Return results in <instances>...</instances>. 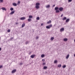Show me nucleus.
<instances>
[{
	"label": "nucleus",
	"mask_w": 75,
	"mask_h": 75,
	"mask_svg": "<svg viewBox=\"0 0 75 75\" xmlns=\"http://www.w3.org/2000/svg\"><path fill=\"white\" fill-rule=\"evenodd\" d=\"M40 4L39 3H37L36 4L35 8H36V9L38 10V9L40 8Z\"/></svg>",
	"instance_id": "1"
},
{
	"label": "nucleus",
	"mask_w": 75,
	"mask_h": 75,
	"mask_svg": "<svg viewBox=\"0 0 75 75\" xmlns=\"http://www.w3.org/2000/svg\"><path fill=\"white\" fill-rule=\"evenodd\" d=\"M52 27V24H50V25H48V26H47L46 27L47 29H50V28Z\"/></svg>",
	"instance_id": "2"
},
{
	"label": "nucleus",
	"mask_w": 75,
	"mask_h": 75,
	"mask_svg": "<svg viewBox=\"0 0 75 75\" xmlns=\"http://www.w3.org/2000/svg\"><path fill=\"white\" fill-rule=\"evenodd\" d=\"M64 28H62L60 29V32H62L63 31H64Z\"/></svg>",
	"instance_id": "3"
},
{
	"label": "nucleus",
	"mask_w": 75,
	"mask_h": 75,
	"mask_svg": "<svg viewBox=\"0 0 75 75\" xmlns=\"http://www.w3.org/2000/svg\"><path fill=\"white\" fill-rule=\"evenodd\" d=\"M15 12V11L14 10L13 11H11V13H10V14H11V15H13V14Z\"/></svg>",
	"instance_id": "4"
},
{
	"label": "nucleus",
	"mask_w": 75,
	"mask_h": 75,
	"mask_svg": "<svg viewBox=\"0 0 75 75\" xmlns=\"http://www.w3.org/2000/svg\"><path fill=\"white\" fill-rule=\"evenodd\" d=\"M63 8L61 7L59 8V10L60 11H62L63 10Z\"/></svg>",
	"instance_id": "5"
},
{
	"label": "nucleus",
	"mask_w": 75,
	"mask_h": 75,
	"mask_svg": "<svg viewBox=\"0 0 75 75\" xmlns=\"http://www.w3.org/2000/svg\"><path fill=\"white\" fill-rule=\"evenodd\" d=\"M25 17H23L20 18L21 20H25Z\"/></svg>",
	"instance_id": "6"
},
{
	"label": "nucleus",
	"mask_w": 75,
	"mask_h": 75,
	"mask_svg": "<svg viewBox=\"0 0 75 75\" xmlns=\"http://www.w3.org/2000/svg\"><path fill=\"white\" fill-rule=\"evenodd\" d=\"M16 72V69L13 70L12 71L11 73L13 74V73H14V72Z\"/></svg>",
	"instance_id": "7"
},
{
	"label": "nucleus",
	"mask_w": 75,
	"mask_h": 75,
	"mask_svg": "<svg viewBox=\"0 0 75 75\" xmlns=\"http://www.w3.org/2000/svg\"><path fill=\"white\" fill-rule=\"evenodd\" d=\"M35 54L32 55L30 56V58H34L35 57Z\"/></svg>",
	"instance_id": "8"
},
{
	"label": "nucleus",
	"mask_w": 75,
	"mask_h": 75,
	"mask_svg": "<svg viewBox=\"0 0 75 75\" xmlns=\"http://www.w3.org/2000/svg\"><path fill=\"white\" fill-rule=\"evenodd\" d=\"M70 19L69 18L67 19L66 20V23H68Z\"/></svg>",
	"instance_id": "9"
},
{
	"label": "nucleus",
	"mask_w": 75,
	"mask_h": 75,
	"mask_svg": "<svg viewBox=\"0 0 75 75\" xmlns=\"http://www.w3.org/2000/svg\"><path fill=\"white\" fill-rule=\"evenodd\" d=\"M13 5L14 6H17V4L16 3H13Z\"/></svg>",
	"instance_id": "10"
},
{
	"label": "nucleus",
	"mask_w": 75,
	"mask_h": 75,
	"mask_svg": "<svg viewBox=\"0 0 75 75\" xmlns=\"http://www.w3.org/2000/svg\"><path fill=\"white\" fill-rule=\"evenodd\" d=\"M24 26H25V23H23V24H22V27H21L22 28H23V27Z\"/></svg>",
	"instance_id": "11"
},
{
	"label": "nucleus",
	"mask_w": 75,
	"mask_h": 75,
	"mask_svg": "<svg viewBox=\"0 0 75 75\" xmlns=\"http://www.w3.org/2000/svg\"><path fill=\"white\" fill-rule=\"evenodd\" d=\"M69 57V54H68V55H67V56L66 57V58L67 59H68Z\"/></svg>",
	"instance_id": "12"
},
{
	"label": "nucleus",
	"mask_w": 75,
	"mask_h": 75,
	"mask_svg": "<svg viewBox=\"0 0 75 75\" xmlns=\"http://www.w3.org/2000/svg\"><path fill=\"white\" fill-rule=\"evenodd\" d=\"M59 8H58V7H55V8H54V10H57L58 9H59Z\"/></svg>",
	"instance_id": "13"
},
{
	"label": "nucleus",
	"mask_w": 75,
	"mask_h": 75,
	"mask_svg": "<svg viewBox=\"0 0 75 75\" xmlns=\"http://www.w3.org/2000/svg\"><path fill=\"white\" fill-rule=\"evenodd\" d=\"M51 23V21L50 20L49 21H48L47 23V24H50V23Z\"/></svg>",
	"instance_id": "14"
},
{
	"label": "nucleus",
	"mask_w": 75,
	"mask_h": 75,
	"mask_svg": "<svg viewBox=\"0 0 75 75\" xmlns=\"http://www.w3.org/2000/svg\"><path fill=\"white\" fill-rule=\"evenodd\" d=\"M50 7V5H47L46 6V8H49Z\"/></svg>",
	"instance_id": "15"
},
{
	"label": "nucleus",
	"mask_w": 75,
	"mask_h": 75,
	"mask_svg": "<svg viewBox=\"0 0 75 75\" xmlns=\"http://www.w3.org/2000/svg\"><path fill=\"white\" fill-rule=\"evenodd\" d=\"M1 9H2L3 10H5V11H6V9L4 8H2Z\"/></svg>",
	"instance_id": "16"
},
{
	"label": "nucleus",
	"mask_w": 75,
	"mask_h": 75,
	"mask_svg": "<svg viewBox=\"0 0 75 75\" xmlns=\"http://www.w3.org/2000/svg\"><path fill=\"white\" fill-rule=\"evenodd\" d=\"M45 56V55H44V54H42L41 55V57H42V58H44Z\"/></svg>",
	"instance_id": "17"
},
{
	"label": "nucleus",
	"mask_w": 75,
	"mask_h": 75,
	"mask_svg": "<svg viewBox=\"0 0 75 75\" xmlns=\"http://www.w3.org/2000/svg\"><path fill=\"white\" fill-rule=\"evenodd\" d=\"M47 67L46 66H44L43 67V69H47Z\"/></svg>",
	"instance_id": "18"
},
{
	"label": "nucleus",
	"mask_w": 75,
	"mask_h": 75,
	"mask_svg": "<svg viewBox=\"0 0 75 75\" xmlns=\"http://www.w3.org/2000/svg\"><path fill=\"white\" fill-rule=\"evenodd\" d=\"M14 10V8H11L10 9V10H11V11H13Z\"/></svg>",
	"instance_id": "19"
},
{
	"label": "nucleus",
	"mask_w": 75,
	"mask_h": 75,
	"mask_svg": "<svg viewBox=\"0 0 75 75\" xmlns=\"http://www.w3.org/2000/svg\"><path fill=\"white\" fill-rule=\"evenodd\" d=\"M57 62H58L57 60H56L54 61V64H56V63H57Z\"/></svg>",
	"instance_id": "20"
},
{
	"label": "nucleus",
	"mask_w": 75,
	"mask_h": 75,
	"mask_svg": "<svg viewBox=\"0 0 75 75\" xmlns=\"http://www.w3.org/2000/svg\"><path fill=\"white\" fill-rule=\"evenodd\" d=\"M58 67L61 68V64H58Z\"/></svg>",
	"instance_id": "21"
},
{
	"label": "nucleus",
	"mask_w": 75,
	"mask_h": 75,
	"mask_svg": "<svg viewBox=\"0 0 75 75\" xmlns=\"http://www.w3.org/2000/svg\"><path fill=\"white\" fill-rule=\"evenodd\" d=\"M54 38L52 37V38H51V41H52V40H54Z\"/></svg>",
	"instance_id": "22"
},
{
	"label": "nucleus",
	"mask_w": 75,
	"mask_h": 75,
	"mask_svg": "<svg viewBox=\"0 0 75 75\" xmlns=\"http://www.w3.org/2000/svg\"><path fill=\"white\" fill-rule=\"evenodd\" d=\"M56 13H59V11L58 10H57L56 11Z\"/></svg>",
	"instance_id": "23"
},
{
	"label": "nucleus",
	"mask_w": 75,
	"mask_h": 75,
	"mask_svg": "<svg viewBox=\"0 0 75 75\" xmlns=\"http://www.w3.org/2000/svg\"><path fill=\"white\" fill-rule=\"evenodd\" d=\"M29 18H33V16H29Z\"/></svg>",
	"instance_id": "24"
},
{
	"label": "nucleus",
	"mask_w": 75,
	"mask_h": 75,
	"mask_svg": "<svg viewBox=\"0 0 75 75\" xmlns=\"http://www.w3.org/2000/svg\"><path fill=\"white\" fill-rule=\"evenodd\" d=\"M36 20H40V17H37L36 18Z\"/></svg>",
	"instance_id": "25"
},
{
	"label": "nucleus",
	"mask_w": 75,
	"mask_h": 75,
	"mask_svg": "<svg viewBox=\"0 0 75 75\" xmlns=\"http://www.w3.org/2000/svg\"><path fill=\"white\" fill-rule=\"evenodd\" d=\"M66 20V17H64V18H63L62 19L63 20Z\"/></svg>",
	"instance_id": "26"
},
{
	"label": "nucleus",
	"mask_w": 75,
	"mask_h": 75,
	"mask_svg": "<svg viewBox=\"0 0 75 75\" xmlns=\"http://www.w3.org/2000/svg\"><path fill=\"white\" fill-rule=\"evenodd\" d=\"M28 43H29V42H28V41H27L25 43V44H26V45H27V44H28Z\"/></svg>",
	"instance_id": "27"
},
{
	"label": "nucleus",
	"mask_w": 75,
	"mask_h": 75,
	"mask_svg": "<svg viewBox=\"0 0 75 75\" xmlns=\"http://www.w3.org/2000/svg\"><path fill=\"white\" fill-rule=\"evenodd\" d=\"M66 67V65H64L63 66V68H65Z\"/></svg>",
	"instance_id": "28"
},
{
	"label": "nucleus",
	"mask_w": 75,
	"mask_h": 75,
	"mask_svg": "<svg viewBox=\"0 0 75 75\" xmlns=\"http://www.w3.org/2000/svg\"><path fill=\"white\" fill-rule=\"evenodd\" d=\"M3 2V0H0V3H2Z\"/></svg>",
	"instance_id": "29"
},
{
	"label": "nucleus",
	"mask_w": 75,
	"mask_h": 75,
	"mask_svg": "<svg viewBox=\"0 0 75 75\" xmlns=\"http://www.w3.org/2000/svg\"><path fill=\"white\" fill-rule=\"evenodd\" d=\"M31 19H28V21H29V22H30V21H31Z\"/></svg>",
	"instance_id": "30"
},
{
	"label": "nucleus",
	"mask_w": 75,
	"mask_h": 75,
	"mask_svg": "<svg viewBox=\"0 0 75 75\" xmlns=\"http://www.w3.org/2000/svg\"><path fill=\"white\" fill-rule=\"evenodd\" d=\"M7 32L8 33H10V30L9 29H8V30H7Z\"/></svg>",
	"instance_id": "31"
},
{
	"label": "nucleus",
	"mask_w": 75,
	"mask_h": 75,
	"mask_svg": "<svg viewBox=\"0 0 75 75\" xmlns=\"http://www.w3.org/2000/svg\"><path fill=\"white\" fill-rule=\"evenodd\" d=\"M72 0H68V2H71Z\"/></svg>",
	"instance_id": "32"
},
{
	"label": "nucleus",
	"mask_w": 75,
	"mask_h": 75,
	"mask_svg": "<svg viewBox=\"0 0 75 75\" xmlns=\"http://www.w3.org/2000/svg\"><path fill=\"white\" fill-rule=\"evenodd\" d=\"M36 39L37 40H38V37L36 36Z\"/></svg>",
	"instance_id": "33"
},
{
	"label": "nucleus",
	"mask_w": 75,
	"mask_h": 75,
	"mask_svg": "<svg viewBox=\"0 0 75 75\" xmlns=\"http://www.w3.org/2000/svg\"><path fill=\"white\" fill-rule=\"evenodd\" d=\"M63 40L64 41H66V38L64 39Z\"/></svg>",
	"instance_id": "34"
},
{
	"label": "nucleus",
	"mask_w": 75,
	"mask_h": 75,
	"mask_svg": "<svg viewBox=\"0 0 75 75\" xmlns=\"http://www.w3.org/2000/svg\"><path fill=\"white\" fill-rule=\"evenodd\" d=\"M63 16H64V14H62L61 16V17H63Z\"/></svg>",
	"instance_id": "35"
},
{
	"label": "nucleus",
	"mask_w": 75,
	"mask_h": 75,
	"mask_svg": "<svg viewBox=\"0 0 75 75\" xmlns=\"http://www.w3.org/2000/svg\"><path fill=\"white\" fill-rule=\"evenodd\" d=\"M2 67H3V66H0V69L1 68H2Z\"/></svg>",
	"instance_id": "36"
},
{
	"label": "nucleus",
	"mask_w": 75,
	"mask_h": 75,
	"mask_svg": "<svg viewBox=\"0 0 75 75\" xmlns=\"http://www.w3.org/2000/svg\"><path fill=\"white\" fill-rule=\"evenodd\" d=\"M55 5H53L52 6V7H55Z\"/></svg>",
	"instance_id": "37"
},
{
	"label": "nucleus",
	"mask_w": 75,
	"mask_h": 75,
	"mask_svg": "<svg viewBox=\"0 0 75 75\" xmlns=\"http://www.w3.org/2000/svg\"><path fill=\"white\" fill-rule=\"evenodd\" d=\"M20 65H23V63H21L20 64Z\"/></svg>",
	"instance_id": "38"
},
{
	"label": "nucleus",
	"mask_w": 75,
	"mask_h": 75,
	"mask_svg": "<svg viewBox=\"0 0 75 75\" xmlns=\"http://www.w3.org/2000/svg\"><path fill=\"white\" fill-rule=\"evenodd\" d=\"M44 25V24L43 23H41V26H42Z\"/></svg>",
	"instance_id": "39"
},
{
	"label": "nucleus",
	"mask_w": 75,
	"mask_h": 75,
	"mask_svg": "<svg viewBox=\"0 0 75 75\" xmlns=\"http://www.w3.org/2000/svg\"><path fill=\"white\" fill-rule=\"evenodd\" d=\"M43 65H45V63H44L43 64Z\"/></svg>",
	"instance_id": "40"
},
{
	"label": "nucleus",
	"mask_w": 75,
	"mask_h": 75,
	"mask_svg": "<svg viewBox=\"0 0 75 75\" xmlns=\"http://www.w3.org/2000/svg\"><path fill=\"white\" fill-rule=\"evenodd\" d=\"M68 41V39L66 38V41Z\"/></svg>",
	"instance_id": "41"
},
{
	"label": "nucleus",
	"mask_w": 75,
	"mask_h": 75,
	"mask_svg": "<svg viewBox=\"0 0 75 75\" xmlns=\"http://www.w3.org/2000/svg\"><path fill=\"white\" fill-rule=\"evenodd\" d=\"M20 3V1H18V4H19V3Z\"/></svg>",
	"instance_id": "42"
},
{
	"label": "nucleus",
	"mask_w": 75,
	"mask_h": 75,
	"mask_svg": "<svg viewBox=\"0 0 75 75\" xmlns=\"http://www.w3.org/2000/svg\"><path fill=\"white\" fill-rule=\"evenodd\" d=\"M13 38H11V40H13Z\"/></svg>",
	"instance_id": "43"
},
{
	"label": "nucleus",
	"mask_w": 75,
	"mask_h": 75,
	"mask_svg": "<svg viewBox=\"0 0 75 75\" xmlns=\"http://www.w3.org/2000/svg\"><path fill=\"white\" fill-rule=\"evenodd\" d=\"M18 24V23H16V24Z\"/></svg>",
	"instance_id": "44"
},
{
	"label": "nucleus",
	"mask_w": 75,
	"mask_h": 75,
	"mask_svg": "<svg viewBox=\"0 0 75 75\" xmlns=\"http://www.w3.org/2000/svg\"><path fill=\"white\" fill-rule=\"evenodd\" d=\"M1 48H0V51H1Z\"/></svg>",
	"instance_id": "45"
},
{
	"label": "nucleus",
	"mask_w": 75,
	"mask_h": 75,
	"mask_svg": "<svg viewBox=\"0 0 75 75\" xmlns=\"http://www.w3.org/2000/svg\"><path fill=\"white\" fill-rule=\"evenodd\" d=\"M74 57H75V54L74 55Z\"/></svg>",
	"instance_id": "46"
},
{
	"label": "nucleus",
	"mask_w": 75,
	"mask_h": 75,
	"mask_svg": "<svg viewBox=\"0 0 75 75\" xmlns=\"http://www.w3.org/2000/svg\"><path fill=\"white\" fill-rule=\"evenodd\" d=\"M74 42H75V40H74Z\"/></svg>",
	"instance_id": "47"
},
{
	"label": "nucleus",
	"mask_w": 75,
	"mask_h": 75,
	"mask_svg": "<svg viewBox=\"0 0 75 75\" xmlns=\"http://www.w3.org/2000/svg\"><path fill=\"white\" fill-rule=\"evenodd\" d=\"M43 60H44V59H43L42 60V61H43Z\"/></svg>",
	"instance_id": "48"
}]
</instances>
